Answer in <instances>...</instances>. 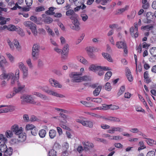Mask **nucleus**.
Wrapping results in <instances>:
<instances>
[{
  "instance_id": "f257e3e1",
  "label": "nucleus",
  "mask_w": 156,
  "mask_h": 156,
  "mask_svg": "<svg viewBox=\"0 0 156 156\" xmlns=\"http://www.w3.org/2000/svg\"><path fill=\"white\" fill-rule=\"evenodd\" d=\"M24 26L30 29L34 36L37 35V30L36 25L31 21H26L24 23Z\"/></svg>"
},
{
  "instance_id": "f03ea898",
  "label": "nucleus",
  "mask_w": 156,
  "mask_h": 156,
  "mask_svg": "<svg viewBox=\"0 0 156 156\" xmlns=\"http://www.w3.org/2000/svg\"><path fill=\"white\" fill-rule=\"evenodd\" d=\"M21 99L25 102L33 104H35L37 105H41V103L36 102L33 98L30 95H23L21 97Z\"/></svg>"
},
{
  "instance_id": "7ed1b4c3",
  "label": "nucleus",
  "mask_w": 156,
  "mask_h": 156,
  "mask_svg": "<svg viewBox=\"0 0 156 156\" xmlns=\"http://www.w3.org/2000/svg\"><path fill=\"white\" fill-rule=\"evenodd\" d=\"M82 75V73L77 72H72L70 74V76L73 78L72 82L79 83L81 82L80 76Z\"/></svg>"
},
{
  "instance_id": "20e7f679",
  "label": "nucleus",
  "mask_w": 156,
  "mask_h": 156,
  "mask_svg": "<svg viewBox=\"0 0 156 156\" xmlns=\"http://www.w3.org/2000/svg\"><path fill=\"white\" fill-rule=\"evenodd\" d=\"M39 47V45L37 44H34L33 46L32 54L34 60H36L38 58Z\"/></svg>"
},
{
  "instance_id": "39448f33",
  "label": "nucleus",
  "mask_w": 156,
  "mask_h": 156,
  "mask_svg": "<svg viewBox=\"0 0 156 156\" xmlns=\"http://www.w3.org/2000/svg\"><path fill=\"white\" fill-rule=\"evenodd\" d=\"M116 46L119 49H123L124 51L125 54L128 53L127 47L126 43L124 41H119L116 42L115 44Z\"/></svg>"
},
{
  "instance_id": "423d86ee",
  "label": "nucleus",
  "mask_w": 156,
  "mask_h": 156,
  "mask_svg": "<svg viewBox=\"0 0 156 156\" xmlns=\"http://www.w3.org/2000/svg\"><path fill=\"white\" fill-rule=\"evenodd\" d=\"M42 90L48 94L53 96L61 98H62L63 96V95L62 94H59L51 90H49L48 87H43L42 88Z\"/></svg>"
},
{
  "instance_id": "0eeeda50",
  "label": "nucleus",
  "mask_w": 156,
  "mask_h": 156,
  "mask_svg": "<svg viewBox=\"0 0 156 156\" xmlns=\"http://www.w3.org/2000/svg\"><path fill=\"white\" fill-rule=\"evenodd\" d=\"M11 129L12 132L14 133L16 135H18L23 131V128L22 127H19L18 125L17 124L13 125L11 127Z\"/></svg>"
},
{
  "instance_id": "6e6552de",
  "label": "nucleus",
  "mask_w": 156,
  "mask_h": 156,
  "mask_svg": "<svg viewBox=\"0 0 156 156\" xmlns=\"http://www.w3.org/2000/svg\"><path fill=\"white\" fill-rule=\"evenodd\" d=\"M17 87H14L13 88L14 91L16 92L17 93L22 91L25 87V85L24 84L20 83L19 81H17Z\"/></svg>"
},
{
  "instance_id": "1a4fd4ad",
  "label": "nucleus",
  "mask_w": 156,
  "mask_h": 156,
  "mask_svg": "<svg viewBox=\"0 0 156 156\" xmlns=\"http://www.w3.org/2000/svg\"><path fill=\"white\" fill-rule=\"evenodd\" d=\"M68 47V44H66L63 48L62 52V58L63 59H66L67 57L69 50Z\"/></svg>"
},
{
  "instance_id": "9d476101",
  "label": "nucleus",
  "mask_w": 156,
  "mask_h": 156,
  "mask_svg": "<svg viewBox=\"0 0 156 156\" xmlns=\"http://www.w3.org/2000/svg\"><path fill=\"white\" fill-rule=\"evenodd\" d=\"M20 71L19 69L16 70L15 72V76L13 75L12 76L11 78H12L11 83L13 85L14 84L16 81L17 82V81H19V76Z\"/></svg>"
},
{
  "instance_id": "9b49d317",
  "label": "nucleus",
  "mask_w": 156,
  "mask_h": 156,
  "mask_svg": "<svg viewBox=\"0 0 156 156\" xmlns=\"http://www.w3.org/2000/svg\"><path fill=\"white\" fill-rule=\"evenodd\" d=\"M49 82L52 86L58 88L62 87L61 85L57 81L54 79L52 78L50 79Z\"/></svg>"
},
{
  "instance_id": "f8f14e48",
  "label": "nucleus",
  "mask_w": 156,
  "mask_h": 156,
  "mask_svg": "<svg viewBox=\"0 0 156 156\" xmlns=\"http://www.w3.org/2000/svg\"><path fill=\"white\" fill-rule=\"evenodd\" d=\"M66 15L67 16H71L70 18L72 20H73L75 18H77V15L74 12L73 10L69 9L67 10L66 12Z\"/></svg>"
},
{
  "instance_id": "ddd939ff",
  "label": "nucleus",
  "mask_w": 156,
  "mask_h": 156,
  "mask_svg": "<svg viewBox=\"0 0 156 156\" xmlns=\"http://www.w3.org/2000/svg\"><path fill=\"white\" fill-rule=\"evenodd\" d=\"M73 20H74L73 22L74 26L72 27V29L77 31L79 30L80 29L79 26L80 24L78 20L76 19V18H75Z\"/></svg>"
},
{
  "instance_id": "4468645a",
  "label": "nucleus",
  "mask_w": 156,
  "mask_h": 156,
  "mask_svg": "<svg viewBox=\"0 0 156 156\" xmlns=\"http://www.w3.org/2000/svg\"><path fill=\"white\" fill-rule=\"evenodd\" d=\"M6 107L5 108H3L4 113H7L8 112H11L14 111L15 109V107L14 106L12 105H4Z\"/></svg>"
},
{
  "instance_id": "2eb2a0df",
  "label": "nucleus",
  "mask_w": 156,
  "mask_h": 156,
  "mask_svg": "<svg viewBox=\"0 0 156 156\" xmlns=\"http://www.w3.org/2000/svg\"><path fill=\"white\" fill-rule=\"evenodd\" d=\"M147 23H150L154 18V14L151 12H147L146 14Z\"/></svg>"
},
{
  "instance_id": "dca6fc26",
  "label": "nucleus",
  "mask_w": 156,
  "mask_h": 156,
  "mask_svg": "<svg viewBox=\"0 0 156 156\" xmlns=\"http://www.w3.org/2000/svg\"><path fill=\"white\" fill-rule=\"evenodd\" d=\"M18 140L20 142H23L26 139V134L25 133L23 132V131L18 134Z\"/></svg>"
},
{
  "instance_id": "f3484780",
  "label": "nucleus",
  "mask_w": 156,
  "mask_h": 156,
  "mask_svg": "<svg viewBox=\"0 0 156 156\" xmlns=\"http://www.w3.org/2000/svg\"><path fill=\"white\" fill-rule=\"evenodd\" d=\"M43 15L42 20L45 23L50 24L53 22V19L52 18L45 15Z\"/></svg>"
},
{
  "instance_id": "a211bd4d",
  "label": "nucleus",
  "mask_w": 156,
  "mask_h": 156,
  "mask_svg": "<svg viewBox=\"0 0 156 156\" xmlns=\"http://www.w3.org/2000/svg\"><path fill=\"white\" fill-rule=\"evenodd\" d=\"M13 75V73H9L8 74L3 73L0 76V78L1 80L7 79L8 80Z\"/></svg>"
},
{
  "instance_id": "6ab92c4d",
  "label": "nucleus",
  "mask_w": 156,
  "mask_h": 156,
  "mask_svg": "<svg viewBox=\"0 0 156 156\" xmlns=\"http://www.w3.org/2000/svg\"><path fill=\"white\" fill-rule=\"evenodd\" d=\"M122 129L119 127H112L111 128L110 130H108V132L111 134L114 133L115 131L119 132L122 131Z\"/></svg>"
},
{
  "instance_id": "aec40b11",
  "label": "nucleus",
  "mask_w": 156,
  "mask_h": 156,
  "mask_svg": "<svg viewBox=\"0 0 156 156\" xmlns=\"http://www.w3.org/2000/svg\"><path fill=\"white\" fill-rule=\"evenodd\" d=\"M17 8L21 9L22 11H29L30 9L29 8L27 7H23L22 6L19 5L18 4L16 3L15 6L13 7V9H16Z\"/></svg>"
},
{
  "instance_id": "412c9836",
  "label": "nucleus",
  "mask_w": 156,
  "mask_h": 156,
  "mask_svg": "<svg viewBox=\"0 0 156 156\" xmlns=\"http://www.w3.org/2000/svg\"><path fill=\"white\" fill-rule=\"evenodd\" d=\"M83 126L89 127L90 128H92L93 127V122L90 121H84L83 122Z\"/></svg>"
},
{
  "instance_id": "4be33fe9",
  "label": "nucleus",
  "mask_w": 156,
  "mask_h": 156,
  "mask_svg": "<svg viewBox=\"0 0 156 156\" xmlns=\"http://www.w3.org/2000/svg\"><path fill=\"white\" fill-rule=\"evenodd\" d=\"M12 149L11 147L7 148L6 150L4 152V155L6 156H11L12 154Z\"/></svg>"
},
{
  "instance_id": "5701e85b",
  "label": "nucleus",
  "mask_w": 156,
  "mask_h": 156,
  "mask_svg": "<svg viewBox=\"0 0 156 156\" xmlns=\"http://www.w3.org/2000/svg\"><path fill=\"white\" fill-rule=\"evenodd\" d=\"M102 88V87L101 86H98L93 91V94L94 96H97L100 94L101 89Z\"/></svg>"
},
{
  "instance_id": "b1692460",
  "label": "nucleus",
  "mask_w": 156,
  "mask_h": 156,
  "mask_svg": "<svg viewBox=\"0 0 156 156\" xmlns=\"http://www.w3.org/2000/svg\"><path fill=\"white\" fill-rule=\"evenodd\" d=\"M77 60L84 65H87L88 63L87 61L83 57L81 56H78L77 57Z\"/></svg>"
},
{
  "instance_id": "393cba45",
  "label": "nucleus",
  "mask_w": 156,
  "mask_h": 156,
  "mask_svg": "<svg viewBox=\"0 0 156 156\" xmlns=\"http://www.w3.org/2000/svg\"><path fill=\"white\" fill-rule=\"evenodd\" d=\"M154 25L150 24L145 26H142V28L144 30H146L147 31L152 30L154 28Z\"/></svg>"
},
{
  "instance_id": "a878e982",
  "label": "nucleus",
  "mask_w": 156,
  "mask_h": 156,
  "mask_svg": "<svg viewBox=\"0 0 156 156\" xmlns=\"http://www.w3.org/2000/svg\"><path fill=\"white\" fill-rule=\"evenodd\" d=\"M100 68V66H96L94 65H92L89 67V69L90 70L95 72L99 70Z\"/></svg>"
},
{
  "instance_id": "bb28decb",
  "label": "nucleus",
  "mask_w": 156,
  "mask_h": 156,
  "mask_svg": "<svg viewBox=\"0 0 156 156\" xmlns=\"http://www.w3.org/2000/svg\"><path fill=\"white\" fill-rule=\"evenodd\" d=\"M126 76L129 81L131 82L133 80V77L131 74L130 70L129 69H127V71Z\"/></svg>"
},
{
  "instance_id": "cd10ccee",
  "label": "nucleus",
  "mask_w": 156,
  "mask_h": 156,
  "mask_svg": "<svg viewBox=\"0 0 156 156\" xmlns=\"http://www.w3.org/2000/svg\"><path fill=\"white\" fill-rule=\"evenodd\" d=\"M102 56L105 58L109 62H112V59L110 55L107 53H102Z\"/></svg>"
},
{
  "instance_id": "c85d7f7f",
  "label": "nucleus",
  "mask_w": 156,
  "mask_h": 156,
  "mask_svg": "<svg viewBox=\"0 0 156 156\" xmlns=\"http://www.w3.org/2000/svg\"><path fill=\"white\" fill-rule=\"evenodd\" d=\"M56 135V131L53 129L50 130L49 132V136L51 139H53Z\"/></svg>"
},
{
  "instance_id": "c756f323",
  "label": "nucleus",
  "mask_w": 156,
  "mask_h": 156,
  "mask_svg": "<svg viewBox=\"0 0 156 156\" xmlns=\"http://www.w3.org/2000/svg\"><path fill=\"white\" fill-rule=\"evenodd\" d=\"M55 8L51 7L49 8L48 10L46 11V13L47 14L49 15H53L55 13L54 12L55 10Z\"/></svg>"
},
{
  "instance_id": "7c9ffc66",
  "label": "nucleus",
  "mask_w": 156,
  "mask_h": 156,
  "mask_svg": "<svg viewBox=\"0 0 156 156\" xmlns=\"http://www.w3.org/2000/svg\"><path fill=\"white\" fill-rule=\"evenodd\" d=\"M46 134V132L45 130L42 129L39 132V135L41 138H44Z\"/></svg>"
},
{
  "instance_id": "2f4dec72",
  "label": "nucleus",
  "mask_w": 156,
  "mask_h": 156,
  "mask_svg": "<svg viewBox=\"0 0 156 156\" xmlns=\"http://www.w3.org/2000/svg\"><path fill=\"white\" fill-rule=\"evenodd\" d=\"M7 141V139L4 136L3 134H0V144H5Z\"/></svg>"
},
{
  "instance_id": "473e14b6",
  "label": "nucleus",
  "mask_w": 156,
  "mask_h": 156,
  "mask_svg": "<svg viewBox=\"0 0 156 156\" xmlns=\"http://www.w3.org/2000/svg\"><path fill=\"white\" fill-rule=\"evenodd\" d=\"M150 52L151 55L154 57H156V47H153L150 49Z\"/></svg>"
},
{
  "instance_id": "72a5a7b5",
  "label": "nucleus",
  "mask_w": 156,
  "mask_h": 156,
  "mask_svg": "<svg viewBox=\"0 0 156 156\" xmlns=\"http://www.w3.org/2000/svg\"><path fill=\"white\" fill-rule=\"evenodd\" d=\"M112 73L111 71L107 72L105 75V81H108L112 76Z\"/></svg>"
},
{
  "instance_id": "f704fd0d",
  "label": "nucleus",
  "mask_w": 156,
  "mask_h": 156,
  "mask_svg": "<svg viewBox=\"0 0 156 156\" xmlns=\"http://www.w3.org/2000/svg\"><path fill=\"white\" fill-rule=\"evenodd\" d=\"M85 146L89 147L91 148H93L94 147V144L89 141L83 142L82 143Z\"/></svg>"
},
{
  "instance_id": "c9c22d12",
  "label": "nucleus",
  "mask_w": 156,
  "mask_h": 156,
  "mask_svg": "<svg viewBox=\"0 0 156 156\" xmlns=\"http://www.w3.org/2000/svg\"><path fill=\"white\" fill-rule=\"evenodd\" d=\"M7 148L6 145L5 144H2L0 145V151L1 152L4 153Z\"/></svg>"
},
{
  "instance_id": "e433bc0d",
  "label": "nucleus",
  "mask_w": 156,
  "mask_h": 156,
  "mask_svg": "<svg viewBox=\"0 0 156 156\" xmlns=\"http://www.w3.org/2000/svg\"><path fill=\"white\" fill-rule=\"evenodd\" d=\"M6 136L8 138H10L13 136V133L12 130H8L5 133Z\"/></svg>"
},
{
  "instance_id": "4c0bfd02",
  "label": "nucleus",
  "mask_w": 156,
  "mask_h": 156,
  "mask_svg": "<svg viewBox=\"0 0 156 156\" xmlns=\"http://www.w3.org/2000/svg\"><path fill=\"white\" fill-rule=\"evenodd\" d=\"M30 19L31 21L34 22L37 24H41L39 21H38L37 17L35 16H31Z\"/></svg>"
},
{
  "instance_id": "58836bf2",
  "label": "nucleus",
  "mask_w": 156,
  "mask_h": 156,
  "mask_svg": "<svg viewBox=\"0 0 156 156\" xmlns=\"http://www.w3.org/2000/svg\"><path fill=\"white\" fill-rule=\"evenodd\" d=\"M125 90V87L124 86H121L117 93L118 96H119L121 95Z\"/></svg>"
},
{
  "instance_id": "ea45409f",
  "label": "nucleus",
  "mask_w": 156,
  "mask_h": 156,
  "mask_svg": "<svg viewBox=\"0 0 156 156\" xmlns=\"http://www.w3.org/2000/svg\"><path fill=\"white\" fill-rule=\"evenodd\" d=\"M108 120L113 122H119L120 121V119L118 118L109 116L108 117Z\"/></svg>"
},
{
  "instance_id": "a19ab883",
  "label": "nucleus",
  "mask_w": 156,
  "mask_h": 156,
  "mask_svg": "<svg viewBox=\"0 0 156 156\" xmlns=\"http://www.w3.org/2000/svg\"><path fill=\"white\" fill-rule=\"evenodd\" d=\"M147 144L151 146H152L154 144V140H153L150 138L147 139V140H145Z\"/></svg>"
},
{
  "instance_id": "79ce46f5",
  "label": "nucleus",
  "mask_w": 156,
  "mask_h": 156,
  "mask_svg": "<svg viewBox=\"0 0 156 156\" xmlns=\"http://www.w3.org/2000/svg\"><path fill=\"white\" fill-rule=\"evenodd\" d=\"M60 115L61 116L62 118H63V121H62V123H66L67 122V121L66 120L67 119V116L66 115L62 113H60Z\"/></svg>"
},
{
  "instance_id": "37998d69",
  "label": "nucleus",
  "mask_w": 156,
  "mask_h": 156,
  "mask_svg": "<svg viewBox=\"0 0 156 156\" xmlns=\"http://www.w3.org/2000/svg\"><path fill=\"white\" fill-rule=\"evenodd\" d=\"M17 28L16 26L13 25H10L9 26L8 30L9 31H16Z\"/></svg>"
},
{
  "instance_id": "c03bdc74",
  "label": "nucleus",
  "mask_w": 156,
  "mask_h": 156,
  "mask_svg": "<svg viewBox=\"0 0 156 156\" xmlns=\"http://www.w3.org/2000/svg\"><path fill=\"white\" fill-rule=\"evenodd\" d=\"M95 2L97 3H100L103 5H105L107 3L106 0H95Z\"/></svg>"
},
{
  "instance_id": "a18cd8bd",
  "label": "nucleus",
  "mask_w": 156,
  "mask_h": 156,
  "mask_svg": "<svg viewBox=\"0 0 156 156\" xmlns=\"http://www.w3.org/2000/svg\"><path fill=\"white\" fill-rule=\"evenodd\" d=\"M80 102L87 107H91L92 105L91 103L85 101H80Z\"/></svg>"
},
{
  "instance_id": "49530a36",
  "label": "nucleus",
  "mask_w": 156,
  "mask_h": 156,
  "mask_svg": "<svg viewBox=\"0 0 156 156\" xmlns=\"http://www.w3.org/2000/svg\"><path fill=\"white\" fill-rule=\"evenodd\" d=\"M35 126L32 124H28L26 125V130H31V131L33 128L35 127Z\"/></svg>"
},
{
  "instance_id": "de8ad7c7",
  "label": "nucleus",
  "mask_w": 156,
  "mask_h": 156,
  "mask_svg": "<svg viewBox=\"0 0 156 156\" xmlns=\"http://www.w3.org/2000/svg\"><path fill=\"white\" fill-rule=\"evenodd\" d=\"M134 27L135 29V33L134 35V37L135 38L137 37L138 36V24L137 23H135L134 24Z\"/></svg>"
},
{
  "instance_id": "09e8293b",
  "label": "nucleus",
  "mask_w": 156,
  "mask_h": 156,
  "mask_svg": "<svg viewBox=\"0 0 156 156\" xmlns=\"http://www.w3.org/2000/svg\"><path fill=\"white\" fill-rule=\"evenodd\" d=\"M18 31L19 34L21 36H23L25 35V33L24 32L23 30L20 28H17L16 31Z\"/></svg>"
},
{
  "instance_id": "8fccbe9b",
  "label": "nucleus",
  "mask_w": 156,
  "mask_h": 156,
  "mask_svg": "<svg viewBox=\"0 0 156 156\" xmlns=\"http://www.w3.org/2000/svg\"><path fill=\"white\" fill-rule=\"evenodd\" d=\"M38 129L35 126L34 128L32 129L31 131L32 134L34 136H36L37 133Z\"/></svg>"
},
{
  "instance_id": "3c124183",
  "label": "nucleus",
  "mask_w": 156,
  "mask_h": 156,
  "mask_svg": "<svg viewBox=\"0 0 156 156\" xmlns=\"http://www.w3.org/2000/svg\"><path fill=\"white\" fill-rule=\"evenodd\" d=\"M91 101L93 102L99 103L102 102V100L101 98H94L91 100Z\"/></svg>"
},
{
  "instance_id": "603ef678",
  "label": "nucleus",
  "mask_w": 156,
  "mask_h": 156,
  "mask_svg": "<svg viewBox=\"0 0 156 156\" xmlns=\"http://www.w3.org/2000/svg\"><path fill=\"white\" fill-rule=\"evenodd\" d=\"M135 14L136 12L135 11L132 12L130 15H127L128 18L129 19H133L135 16Z\"/></svg>"
},
{
  "instance_id": "864d4df0",
  "label": "nucleus",
  "mask_w": 156,
  "mask_h": 156,
  "mask_svg": "<svg viewBox=\"0 0 156 156\" xmlns=\"http://www.w3.org/2000/svg\"><path fill=\"white\" fill-rule=\"evenodd\" d=\"M16 93H16V92H14V90H13V92H11L7 94L6 96V97L7 98H12V97L14 96Z\"/></svg>"
},
{
  "instance_id": "5fc2aeb1",
  "label": "nucleus",
  "mask_w": 156,
  "mask_h": 156,
  "mask_svg": "<svg viewBox=\"0 0 156 156\" xmlns=\"http://www.w3.org/2000/svg\"><path fill=\"white\" fill-rule=\"evenodd\" d=\"M56 151L54 149H51L49 151V156H56Z\"/></svg>"
},
{
  "instance_id": "6e6d98bb",
  "label": "nucleus",
  "mask_w": 156,
  "mask_h": 156,
  "mask_svg": "<svg viewBox=\"0 0 156 156\" xmlns=\"http://www.w3.org/2000/svg\"><path fill=\"white\" fill-rule=\"evenodd\" d=\"M112 106V105H108L105 104H103L102 105V107H101L102 110H108L110 108V106Z\"/></svg>"
},
{
  "instance_id": "4d7b16f0",
  "label": "nucleus",
  "mask_w": 156,
  "mask_h": 156,
  "mask_svg": "<svg viewBox=\"0 0 156 156\" xmlns=\"http://www.w3.org/2000/svg\"><path fill=\"white\" fill-rule=\"evenodd\" d=\"M80 16L82 18V20L85 22L88 18V16L86 14H83L80 15Z\"/></svg>"
},
{
  "instance_id": "13d9d810",
  "label": "nucleus",
  "mask_w": 156,
  "mask_h": 156,
  "mask_svg": "<svg viewBox=\"0 0 156 156\" xmlns=\"http://www.w3.org/2000/svg\"><path fill=\"white\" fill-rule=\"evenodd\" d=\"M14 45L17 49L20 48L19 43L17 40H14Z\"/></svg>"
},
{
  "instance_id": "bf43d9fd",
  "label": "nucleus",
  "mask_w": 156,
  "mask_h": 156,
  "mask_svg": "<svg viewBox=\"0 0 156 156\" xmlns=\"http://www.w3.org/2000/svg\"><path fill=\"white\" fill-rule=\"evenodd\" d=\"M129 6L128 5H126L125 7L123 8H121L119 10V13H122L123 12L125 11L128 8H129Z\"/></svg>"
},
{
  "instance_id": "052dcab7",
  "label": "nucleus",
  "mask_w": 156,
  "mask_h": 156,
  "mask_svg": "<svg viewBox=\"0 0 156 156\" xmlns=\"http://www.w3.org/2000/svg\"><path fill=\"white\" fill-rule=\"evenodd\" d=\"M130 31L131 35H133L134 36L135 32V29L133 27H131L130 28Z\"/></svg>"
},
{
  "instance_id": "680f3d73",
  "label": "nucleus",
  "mask_w": 156,
  "mask_h": 156,
  "mask_svg": "<svg viewBox=\"0 0 156 156\" xmlns=\"http://www.w3.org/2000/svg\"><path fill=\"white\" fill-rule=\"evenodd\" d=\"M111 86L110 85V84L108 82L107 83L105 86V89L106 90L109 91L111 90Z\"/></svg>"
},
{
  "instance_id": "e2e57ef3",
  "label": "nucleus",
  "mask_w": 156,
  "mask_h": 156,
  "mask_svg": "<svg viewBox=\"0 0 156 156\" xmlns=\"http://www.w3.org/2000/svg\"><path fill=\"white\" fill-rule=\"evenodd\" d=\"M81 82L83 81H87L89 80L88 76H84L81 77Z\"/></svg>"
},
{
  "instance_id": "0e129e2a",
  "label": "nucleus",
  "mask_w": 156,
  "mask_h": 156,
  "mask_svg": "<svg viewBox=\"0 0 156 156\" xmlns=\"http://www.w3.org/2000/svg\"><path fill=\"white\" fill-rule=\"evenodd\" d=\"M136 110L138 112H144V110L140 106H136Z\"/></svg>"
},
{
  "instance_id": "69168bd1",
  "label": "nucleus",
  "mask_w": 156,
  "mask_h": 156,
  "mask_svg": "<svg viewBox=\"0 0 156 156\" xmlns=\"http://www.w3.org/2000/svg\"><path fill=\"white\" fill-rule=\"evenodd\" d=\"M46 29L48 34H50L51 35H54V33L52 32V30L49 27H47Z\"/></svg>"
},
{
  "instance_id": "338daca9",
  "label": "nucleus",
  "mask_w": 156,
  "mask_h": 156,
  "mask_svg": "<svg viewBox=\"0 0 156 156\" xmlns=\"http://www.w3.org/2000/svg\"><path fill=\"white\" fill-rule=\"evenodd\" d=\"M25 2L27 6L29 7L32 5L33 0H25Z\"/></svg>"
},
{
  "instance_id": "774afa93",
  "label": "nucleus",
  "mask_w": 156,
  "mask_h": 156,
  "mask_svg": "<svg viewBox=\"0 0 156 156\" xmlns=\"http://www.w3.org/2000/svg\"><path fill=\"white\" fill-rule=\"evenodd\" d=\"M155 152L154 151H150L147 154L146 156H155Z\"/></svg>"
}]
</instances>
